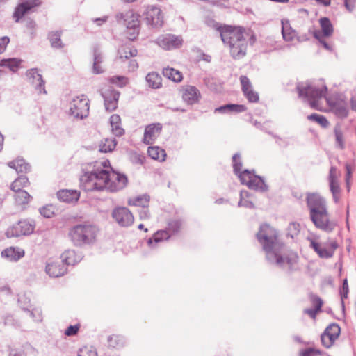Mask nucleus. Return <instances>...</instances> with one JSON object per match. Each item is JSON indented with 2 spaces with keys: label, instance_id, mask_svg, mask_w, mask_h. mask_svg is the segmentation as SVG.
I'll return each instance as SVG.
<instances>
[{
  "label": "nucleus",
  "instance_id": "1",
  "mask_svg": "<svg viewBox=\"0 0 356 356\" xmlns=\"http://www.w3.org/2000/svg\"><path fill=\"white\" fill-rule=\"evenodd\" d=\"M256 236L258 241L262 245L263 250L266 252V260L270 264L283 269L287 268L289 272L295 270V265L298 261V256L294 252L281 254L283 244L277 241V232L274 228L268 224H263L260 226Z\"/></svg>",
  "mask_w": 356,
  "mask_h": 356
},
{
  "label": "nucleus",
  "instance_id": "2",
  "mask_svg": "<svg viewBox=\"0 0 356 356\" xmlns=\"http://www.w3.org/2000/svg\"><path fill=\"white\" fill-rule=\"evenodd\" d=\"M90 170V182H93L92 190L102 191L105 188L111 192L124 189L128 184L127 177L115 171L108 159L92 162Z\"/></svg>",
  "mask_w": 356,
  "mask_h": 356
},
{
  "label": "nucleus",
  "instance_id": "3",
  "mask_svg": "<svg viewBox=\"0 0 356 356\" xmlns=\"http://www.w3.org/2000/svg\"><path fill=\"white\" fill-rule=\"evenodd\" d=\"M222 42L229 47L231 56L238 60L246 55L248 42L244 37L245 29L231 25H216Z\"/></svg>",
  "mask_w": 356,
  "mask_h": 356
},
{
  "label": "nucleus",
  "instance_id": "4",
  "mask_svg": "<svg viewBox=\"0 0 356 356\" xmlns=\"http://www.w3.org/2000/svg\"><path fill=\"white\" fill-rule=\"evenodd\" d=\"M307 204L310 219L319 229L330 233L337 227L336 221L330 220L325 200L317 193L308 194Z\"/></svg>",
  "mask_w": 356,
  "mask_h": 356
},
{
  "label": "nucleus",
  "instance_id": "5",
  "mask_svg": "<svg viewBox=\"0 0 356 356\" xmlns=\"http://www.w3.org/2000/svg\"><path fill=\"white\" fill-rule=\"evenodd\" d=\"M298 96L308 100L310 106L316 109L318 107V100L322 97H325L327 88L323 83L321 86L309 83H298L296 86Z\"/></svg>",
  "mask_w": 356,
  "mask_h": 356
},
{
  "label": "nucleus",
  "instance_id": "6",
  "mask_svg": "<svg viewBox=\"0 0 356 356\" xmlns=\"http://www.w3.org/2000/svg\"><path fill=\"white\" fill-rule=\"evenodd\" d=\"M118 23L125 26L128 31L129 38L135 39L139 33L140 21L138 15L133 10H127L124 13H119L115 16Z\"/></svg>",
  "mask_w": 356,
  "mask_h": 356
},
{
  "label": "nucleus",
  "instance_id": "7",
  "mask_svg": "<svg viewBox=\"0 0 356 356\" xmlns=\"http://www.w3.org/2000/svg\"><path fill=\"white\" fill-rule=\"evenodd\" d=\"M35 227L33 220H20L7 229L6 235L8 238L29 236L33 232Z\"/></svg>",
  "mask_w": 356,
  "mask_h": 356
},
{
  "label": "nucleus",
  "instance_id": "8",
  "mask_svg": "<svg viewBox=\"0 0 356 356\" xmlns=\"http://www.w3.org/2000/svg\"><path fill=\"white\" fill-rule=\"evenodd\" d=\"M80 99L77 97L70 102V113L76 118L83 119L89 114V100L84 95Z\"/></svg>",
  "mask_w": 356,
  "mask_h": 356
},
{
  "label": "nucleus",
  "instance_id": "9",
  "mask_svg": "<svg viewBox=\"0 0 356 356\" xmlns=\"http://www.w3.org/2000/svg\"><path fill=\"white\" fill-rule=\"evenodd\" d=\"M156 42L165 50H172L181 47L183 44V39L180 35L168 33L158 37Z\"/></svg>",
  "mask_w": 356,
  "mask_h": 356
},
{
  "label": "nucleus",
  "instance_id": "10",
  "mask_svg": "<svg viewBox=\"0 0 356 356\" xmlns=\"http://www.w3.org/2000/svg\"><path fill=\"white\" fill-rule=\"evenodd\" d=\"M89 226L87 225H76L71 229L69 235L75 245H81L88 243Z\"/></svg>",
  "mask_w": 356,
  "mask_h": 356
},
{
  "label": "nucleus",
  "instance_id": "11",
  "mask_svg": "<svg viewBox=\"0 0 356 356\" xmlns=\"http://www.w3.org/2000/svg\"><path fill=\"white\" fill-rule=\"evenodd\" d=\"M145 19L148 25L154 28L162 26L163 17L161 9L155 6H148L144 13Z\"/></svg>",
  "mask_w": 356,
  "mask_h": 356
},
{
  "label": "nucleus",
  "instance_id": "12",
  "mask_svg": "<svg viewBox=\"0 0 356 356\" xmlns=\"http://www.w3.org/2000/svg\"><path fill=\"white\" fill-rule=\"evenodd\" d=\"M120 95V92L111 86L102 91V95L104 98L105 108L107 111L112 112L117 108Z\"/></svg>",
  "mask_w": 356,
  "mask_h": 356
},
{
  "label": "nucleus",
  "instance_id": "13",
  "mask_svg": "<svg viewBox=\"0 0 356 356\" xmlns=\"http://www.w3.org/2000/svg\"><path fill=\"white\" fill-rule=\"evenodd\" d=\"M112 217L121 227H129L134 222V216L127 207L115 208L112 212Z\"/></svg>",
  "mask_w": 356,
  "mask_h": 356
},
{
  "label": "nucleus",
  "instance_id": "14",
  "mask_svg": "<svg viewBox=\"0 0 356 356\" xmlns=\"http://www.w3.org/2000/svg\"><path fill=\"white\" fill-rule=\"evenodd\" d=\"M328 181L333 200L335 203H337L340 199L341 188L338 181L337 169L334 166H332L330 169Z\"/></svg>",
  "mask_w": 356,
  "mask_h": 356
},
{
  "label": "nucleus",
  "instance_id": "15",
  "mask_svg": "<svg viewBox=\"0 0 356 356\" xmlns=\"http://www.w3.org/2000/svg\"><path fill=\"white\" fill-rule=\"evenodd\" d=\"M26 75L28 77L29 81L35 85V90L40 92L47 93L44 88V81L43 80L42 76L38 73L37 68H32L28 70L26 72Z\"/></svg>",
  "mask_w": 356,
  "mask_h": 356
},
{
  "label": "nucleus",
  "instance_id": "16",
  "mask_svg": "<svg viewBox=\"0 0 356 356\" xmlns=\"http://www.w3.org/2000/svg\"><path fill=\"white\" fill-rule=\"evenodd\" d=\"M201 95L195 86H185L182 87V98L188 104L197 103Z\"/></svg>",
  "mask_w": 356,
  "mask_h": 356
},
{
  "label": "nucleus",
  "instance_id": "17",
  "mask_svg": "<svg viewBox=\"0 0 356 356\" xmlns=\"http://www.w3.org/2000/svg\"><path fill=\"white\" fill-rule=\"evenodd\" d=\"M162 126L160 123L147 125L145 129L143 143L146 145L152 144L159 135Z\"/></svg>",
  "mask_w": 356,
  "mask_h": 356
},
{
  "label": "nucleus",
  "instance_id": "18",
  "mask_svg": "<svg viewBox=\"0 0 356 356\" xmlns=\"http://www.w3.org/2000/svg\"><path fill=\"white\" fill-rule=\"evenodd\" d=\"M45 270L47 273L49 274L50 277H59L64 275L65 273H66L67 267L65 265V264H63L62 261H60L48 264L46 266Z\"/></svg>",
  "mask_w": 356,
  "mask_h": 356
},
{
  "label": "nucleus",
  "instance_id": "19",
  "mask_svg": "<svg viewBox=\"0 0 356 356\" xmlns=\"http://www.w3.org/2000/svg\"><path fill=\"white\" fill-rule=\"evenodd\" d=\"M57 198L63 202H76L80 197V193L76 190L63 189L56 193Z\"/></svg>",
  "mask_w": 356,
  "mask_h": 356
},
{
  "label": "nucleus",
  "instance_id": "20",
  "mask_svg": "<svg viewBox=\"0 0 356 356\" xmlns=\"http://www.w3.org/2000/svg\"><path fill=\"white\" fill-rule=\"evenodd\" d=\"M1 255L10 261H17L24 256V251L22 249L15 247H10L3 250Z\"/></svg>",
  "mask_w": 356,
  "mask_h": 356
},
{
  "label": "nucleus",
  "instance_id": "21",
  "mask_svg": "<svg viewBox=\"0 0 356 356\" xmlns=\"http://www.w3.org/2000/svg\"><path fill=\"white\" fill-rule=\"evenodd\" d=\"M248 187L250 189L259 191L260 192H266L268 190V186L266 184L262 177L254 175L252 179H248Z\"/></svg>",
  "mask_w": 356,
  "mask_h": 356
},
{
  "label": "nucleus",
  "instance_id": "22",
  "mask_svg": "<svg viewBox=\"0 0 356 356\" xmlns=\"http://www.w3.org/2000/svg\"><path fill=\"white\" fill-rule=\"evenodd\" d=\"M61 261L65 265L74 266L76 264L81 261L82 257L81 254H77L74 250H68L65 251L61 254Z\"/></svg>",
  "mask_w": 356,
  "mask_h": 356
},
{
  "label": "nucleus",
  "instance_id": "23",
  "mask_svg": "<svg viewBox=\"0 0 356 356\" xmlns=\"http://www.w3.org/2000/svg\"><path fill=\"white\" fill-rule=\"evenodd\" d=\"M247 109L246 106L243 104H227L222 106H220L216 108L214 111L215 113H242L245 111Z\"/></svg>",
  "mask_w": 356,
  "mask_h": 356
},
{
  "label": "nucleus",
  "instance_id": "24",
  "mask_svg": "<svg viewBox=\"0 0 356 356\" xmlns=\"http://www.w3.org/2000/svg\"><path fill=\"white\" fill-rule=\"evenodd\" d=\"M10 168L15 169L17 173H27L31 170V165L24 159L18 158L8 163Z\"/></svg>",
  "mask_w": 356,
  "mask_h": 356
},
{
  "label": "nucleus",
  "instance_id": "25",
  "mask_svg": "<svg viewBox=\"0 0 356 356\" xmlns=\"http://www.w3.org/2000/svg\"><path fill=\"white\" fill-rule=\"evenodd\" d=\"M327 103L330 105L334 111L336 115L341 118H345L348 115V108L346 102H330L327 99Z\"/></svg>",
  "mask_w": 356,
  "mask_h": 356
},
{
  "label": "nucleus",
  "instance_id": "26",
  "mask_svg": "<svg viewBox=\"0 0 356 356\" xmlns=\"http://www.w3.org/2000/svg\"><path fill=\"white\" fill-rule=\"evenodd\" d=\"M61 35L62 31H59L49 32L47 39L49 40L52 48L58 49L65 47V44L61 40Z\"/></svg>",
  "mask_w": 356,
  "mask_h": 356
},
{
  "label": "nucleus",
  "instance_id": "27",
  "mask_svg": "<svg viewBox=\"0 0 356 356\" xmlns=\"http://www.w3.org/2000/svg\"><path fill=\"white\" fill-rule=\"evenodd\" d=\"M310 246L318 254V255L323 259H329L332 257V252L330 251L329 248L321 245V243L314 241H311Z\"/></svg>",
  "mask_w": 356,
  "mask_h": 356
},
{
  "label": "nucleus",
  "instance_id": "28",
  "mask_svg": "<svg viewBox=\"0 0 356 356\" xmlns=\"http://www.w3.org/2000/svg\"><path fill=\"white\" fill-rule=\"evenodd\" d=\"M116 145L117 141L115 138H105L99 143L98 152L102 153L111 152L115 148Z\"/></svg>",
  "mask_w": 356,
  "mask_h": 356
},
{
  "label": "nucleus",
  "instance_id": "29",
  "mask_svg": "<svg viewBox=\"0 0 356 356\" xmlns=\"http://www.w3.org/2000/svg\"><path fill=\"white\" fill-rule=\"evenodd\" d=\"M31 10L26 6V3H19L15 8L13 13V18L15 22H19L20 20Z\"/></svg>",
  "mask_w": 356,
  "mask_h": 356
},
{
  "label": "nucleus",
  "instance_id": "30",
  "mask_svg": "<svg viewBox=\"0 0 356 356\" xmlns=\"http://www.w3.org/2000/svg\"><path fill=\"white\" fill-rule=\"evenodd\" d=\"M22 60L11 58L0 60V66L8 68L10 71L15 72L18 70Z\"/></svg>",
  "mask_w": 356,
  "mask_h": 356
},
{
  "label": "nucleus",
  "instance_id": "31",
  "mask_svg": "<svg viewBox=\"0 0 356 356\" xmlns=\"http://www.w3.org/2000/svg\"><path fill=\"white\" fill-rule=\"evenodd\" d=\"M321 28L322 30V35L324 37H330L333 33V26L327 17H321L319 20Z\"/></svg>",
  "mask_w": 356,
  "mask_h": 356
},
{
  "label": "nucleus",
  "instance_id": "32",
  "mask_svg": "<svg viewBox=\"0 0 356 356\" xmlns=\"http://www.w3.org/2000/svg\"><path fill=\"white\" fill-rule=\"evenodd\" d=\"M145 79L148 86L152 88L156 89L161 86V77L156 72H152L148 73Z\"/></svg>",
  "mask_w": 356,
  "mask_h": 356
},
{
  "label": "nucleus",
  "instance_id": "33",
  "mask_svg": "<svg viewBox=\"0 0 356 356\" xmlns=\"http://www.w3.org/2000/svg\"><path fill=\"white\" fill-rule=\"evenodd\" d=\"M15 192L14 197L15 202L19 205L28 204L33 198L32 196L24 190Z\"/></svg>",
  "mask_w": 356,
  "mask_h": 356
},
{
  "label": "nucleus",
  "instance_id": "34",
  "mask_svg": "<svg viewBox=\"0 0 356 356\" xmlns=\"http://www.w3.org/2000/svg\"><path fill=\"white\" fill-rule=\"evenodd\" d=\"M147 153L154 160L164 161L166 156L165 150L157 146L149 147Z\"/></svg>",
  "mask_w": 356,
  "mask_h": 356
},
{
  "label": "nucleus",
  "instance_id": "35",
  "mask_svg": "<svg viewBox=\"0 0 356 356\" xmlns=\"http://www.w3.org/2000/svg\"><path fill=\"white\" fill-rule=\"evenodd\" d=\"M163 74L174 82H180L182 80L181 72L173 68L166 67L163 70Z\"/></svg>",
  "mask_w": 356,
  "mask_h": 356
},
{
  "label": "nucleus",
  "instance_id": "36",
  "mask_svg": "<svg viewBox=\"0 0 356 356\" xmlns=\"http://www.w3.org/2000/svg\"><path fill=\"white\" fill-rule=\"evenodd\" d=\"M170 236V235L168 231L159 230L154 234L152 238H149L148 239L147 243L149 245H152L153 242L157 243L163 241L168 240Z\"/></svg>",
  "mask_w": 356,
  "mask_h": 356
},
{
  "label": "nucleus",
  "instance_id": "37",
  "mask_svg": "<svg viewBox=\"0 0 356 356\" xmlns=\"http://www.w3.org/2000/svg\"><path fill=\"white\" fill-rule=\"evenodd\" d=\"M137 49H136L124 47L118 50V56L120 59L124 61L136 56L137 55Z\"/></svg>",
  "mask_w": 356,
  "mask_h": 356
},
{
  "label": "nucleus",
  "instance_id": "38",
  "mask_svg": "<svg viewBox=\"0 0 356 356\" xmlns=\"http://www.w3.org/2000/svg\"><path fill=\"white\" fill-rule=\"evenodd\" d=\"M149 202V196L147 195H140L133 199H129L128 204L129 205L147 207Z\"/></svg>",
  "mask_w": 356,
  "mask_h": 356
},
{
  "label": "nucleus",
  "instance_id": "39",
  "mask_svg": "<svg viewBox=\"0 0 356 356\" xmlns=\"http://www.w3.org/2000/svg\"><path fill=\"white\" fill-rule=\"evenodd\" d=\"M108 344L109 347L119 348L124 346V339L121 335H111L108 337Z\"/></svg>",
  "mask_w": 356,
  "mask_h": 356
},
{
  "label": "nucleus",
  "instance_id": "40",
  "mask_svg": "<svg viewBox=\"0 0 356 356\" xmlns=\"http://www.w3.org/2000/svg\"><path fill=\"white\" fill-rule=\"evenodd\" d=\"M29 179L26 176L21 175L17 178L11 184L10 188L13 191H23L22 188L26 186Z\"/></svg>",
  "mask_w": 356,
  "mask_h": 356
},
{
  "label": "nucleus",
  "instance_id": "41",
  "mask_svg": "<svg viewBox=\"0 0 356 356\" xmlns=\"http://www.w3.org/2000/svg\"><path fill=\"white\" fill-rule=\"evenodd\" d=\"M349 292L348 289V280L345 278L343 280L342 286L340 288L339 293L341 296V309L342 312L344 314L345 313V303L344 300L348 298Z\"/></svg>",
  "mask_w": 356,
  "mask_h": 356
},
{
  "label": "nucleus",
  "instance_id": "42",
  "mask_svg": "<svg viewBox=\"0 0 356 356\" xmlns=\"http://www.w3.org/2000/svg\"><path fill=\"white\" fill-rule=\"evenodd\" d=\"M307 119L311 121H314L319 124L322 127L326 128L329 125V122L327 120V118L322 115L317 113H312L307 116Z\"/></svg>",
  "mask_w": 356,
  "mask_h": 356
},
{
  "label": "nucleus",
  "instance_id": "43",
  "mask_svg": "<svg viewBox=\"0 0 356 356\" xmlns=\"http://www.w3.org/2000/svg\"><path fill=\"white\" fill-rule=\"evenodd\" d=\"M24 21L25 27L29 31L30 38L33 39L36 36V22L31 17H26Z\"/></svg>",
  "mask_w": 356,
  "mask_h": 356
},
{
  "label": "nucleus",
  "instance_id": "44",
  "mask_svg": "<svg viewBox=\"0 0 356 356\" xmlns=\"http://www.w3.org/2000/svg\"><path fill=\"white\" fill-rule=\"evenodd\" d=\"M39 212L44 218H51L55 215V207L50 204L40 208Z\"/></svg>",
  "mask_w": 356,
  "mask_h": 356
},
{
  "label": "nucleus",
  "instance_id": "45",
  "mask_svg": "<svg viewBox=\"0 0 356 356\" xmlns=\"http://www.w3.org/2000/svg\"><path fill=\"white\" fill-rule=\"evenodd\" d=\"M249 197V193L246 191H241L240 193V201L238 202V207H244L246 208L252 209L254 207V204L252 201L245 200L244 197Z\"/></svg>",
  "mask_w": 356,
  "mask_h": 356
},
{
  "label": "nucleus",
  "instance_id": "46",
  "mask_svg": "<svg viewBox=\"0 0 356 356\" xmlns=\"http://www.w3.org/2000/svg\"><path fill=\"white\" fill-rule=\"evenodd\" d=\"M334 133L335 136V140L337 143V147L340 149H343L345 148V144L343 141V134L342 131L341 130L339 127H335L334 129Z\"/></svg>",
  "mask_w": 356,
  "mask_h": 356
},
{
  "label": "nucleus",
  "instance_id": "47",
  "mask_svg": "<svg viewBox=\"0 0 356 356\" xmlns=\"http://www.w3.org/2000/svg\"><path fill=\"white\" fill-rule=\"evenodd\" d=\"M300 232V225L299 223L292 222L287 227V236L293 238Z\"/></svg>",
  "mask_w": 356,
  "mask_h": 356
},
{
  "label": "nucleus",
  "instance_id": "48",
  "mask_svg": "<svg viewBox=\"0 0 356 356\" xmlns=\"http://www.w3.org/2000/svg\"><path fill=\"white\" fill-rule=\"evenodd\" d=\"M282 34L284 40L286 41H292L296 35L295 31L293 30H291V27L287 29V26L284 24L283 22H282Z\"/></svg>",
  "mask_w": 356,
  "mask_h": 356
},
{
  "label": "nucleus",
  "instance_id": "49",
  "mask_svg": "<svg viewBox=\"0 0 356 356\" xmlns=\"http://www.w3.org/2000/svg\"><path fill=\"white\" fill-rule=\"evenodd\" d=\"M232 161H233V168H234V172L236 175H239V173H241V172L242 168V163L240 161V154L236 153L232 156Z\"/></svg>",
  "mask_w": 356,
  "mask_h": 356
},
{
  "label": "nucleus",
  "instance_id": "50",
  "mask_svg": "<svg viewBox=\"0 0 356 356\" xmlns=\"http://www.w3.org/2000/svg\"><path fill=\"white\" fill-rule=\"evenodd\" d=\"M110 82L118 87L122 88L128 83V79L124 76H113L110 78Z\"/></svg>",
  "mask_w": 356,
  "mask_h": 356
},
{
  "label": "nucleus",
  "instance_id": "51",
  "mask_svg": "<svg viewBox=\"0 0 356 356\" xmlns=\"http://www.w3.org/2000/svg\"><path fill=\"white\" fill-rule=\"evenodd\" d=\"M254 170L250 171L249 170H244L241 173L238 175L241 183L248 186V179H252V173H254Z\"/></svg>",
  "mask_w": 356,
  "mask_h": 356
},
{
  "label": "nucleus",
  "instance_id": "52",
  "mask_svg": "<svg viewBox=\"0 0 356 356\" xmlns=\"http://www.w3.org/2000/svg\"><path fill=\"white\" fill-rule=\"evenodd\" d=\"M309 298L310 302L314 306V308L321 310V307L323 305L322 299L319 296L314 293H309Z\"/></svg>",
  "mask_w": 356,
  "mask_h": 356
},
{
  "label": "nucleus",
  "instance_id": "53",
  "mask_svg": "<svg viewBox=\"0 0 356 356\" xmlns=\"http://www.w3.org/2000/svg\"><path fill=\"white\" fill-rule=\"evenodd\" d=\"M244 96L248 99L250 102L256 103L259 101V94L252 89H249L245 92H243Z\"/></svg>",
  "mask_w": 356,
  "mask_h": 356
},
{
  "label": "nucleus",
  "instance_id": "54",
  "mask_svg": "<svg viewBox=\"0 0 356 356\" xmlns=\"http://www.w3.org/2000/svg\"><path fill=\"white\" fill-rule=\"evenodd\" d=\"M324 331L329 332V334H332V336L339 337L341 332V328L337 323H331Z\"/></svg>",
  "mask_w": 356,
  "mask_h": 356
},
{
  "label": "nucleus",
  "instance_id": "55",
  "mask_svg": "<svg viewBox=\"0 0 356 356\" xmlns=\"http://www.w3.org/2000/svg\"><path fill=\"white\" fill-rule=\"evenodd\" d=\"M3 324L5 325L18 327L19 326V323L18 321L15 320L13 316L10 314H6L3 316Z\"/></svg>",
  "mask_w": 356,
  "mask_h": 356
},
{
  "label": "nucleus",
  "instance_id": "56",
  "mask_svg": "<svg viewBox=\"0 0 356 356\" xmlns=\"http://www.w3.org/2000/svg\"><path fill=\"white\" fill-rule=\"evenodd\" d=\"M322 352L314 348H308L300 352L301 356H317L321 355Z\"/></svg>",
  "mask_w": 356,
  "mask_h": 356
},
{
  "label": "nucleus",
  "instance_id": "57",
  "mask_svg": "<svg viewBox=\"0 0 356 356\" xmlns=\"http://www.w3.org/2000/svg\"><path fill=\"white\" fill-rule=\"evenodd\" d=\"M240 82L243 92H245L248 90L252 88L250 81L246 76H241Z\"/></svg>",
  "mask_w": 356,
  "mask_h": 356
},
{
  "label": "nucleus",
  "instance_id": "58",
  "mask_svg": "<svg viewBox=\"0 0 356 356\" xmlns=\"http://www.w3.org/2000/svg\"><path fill=\"white\" fill-rule=\"evenodd\" d=\"M314 37L318 40L325 49L332 51V47L325 40L321 38V35L319 31H314Z\"/></svg>",
  "mask_w": 356,
  "mask_h": 356
},
{
  "label": "nucleus",
  "instance_id": "59",
  "mask_svg": "<svg viewBox=\"0 0 356 356\" xmlns=\"http://www.w3.org/2000/svg\"><path fill=\"white\" fill-rule=\"evenodd\" d=\"M180 227L181 222L179 220H172L168 224V232L175 234L179 230Z\"/></svg>",
  "mask_w": 356,
  "mask_h": 356
},
{
  "label": "nucleus",
  "instance_id": "60",
  "mask_svg": "<svg viewBox=\"0 0 356 356\" xmlns=\"http://www.w3.org/2000/svg\"><path fill=\"white\" fill-rule=\"evenodd\" d=\"M79 324L74 325H70L65 331V334L68 337L74 336L77 334L79 330Z\"/></svg>",
  "mask_w": 356,
  "mask_h": 356
},
{
  "label": "nucleus",
  "instance_id": "61",
  "mask_svg": "<svg viewBox=\"0 0 356 356\" xmlns=\"http://www.w3.org/2000/svg\"><path fill=\"white\" fill-rule=\"evenodd\" d=\"M321 341L322 345L326 348H330L334 343L332 341L327 338V332L325 331L321 335Z\"/></svg>",
  "mask_w": 356,
  "mask_h": 356
},
{
  "label": "nucleus",
  "instance_id": "62",
  "mask_svg": "<svg viewBox=\"0 0 356 356\" xmlns=\"http://www.w3.org/2000/svg\"><path fill=\"white\" fill-rule=\"evenodd\" d=\"M112 127L113 134L117 136L120 137L124 134V130L120 126V124H111Z\"/></svg>",
  "mask_w": 356,
  "mask_h": 356
},
{
  "label": "nucleus",
  "instance_id": "63",
  "mask_svg": "<svg viewBox=\"0 0 356 356\" xmlns=\"http://www.w3.org/2000/svg\"><path fill=\"white\" fill-rule=\"evenodd\" d=\"M104 61L102 53L97 48L94 49V61L93 63L102 64Z\"/></svg>",
  "mask_w": 356,
  "mask_h": 356
},
{
  "label": "nucleus",
  "instance_id": "64",
  "mask_svg": "<svg viewBox=\"0 0 356 356\" xmlns=\"http://www.w3.org/2000/svg\"><path fill=\"white\" fill-rule=\"evenodd\" d=\"M9 42L10 38L8 36L0 38V54L4 52Z\"/></svg>",
  "mask_w": 356,
  "mask_h": 356
}]
</instances>
